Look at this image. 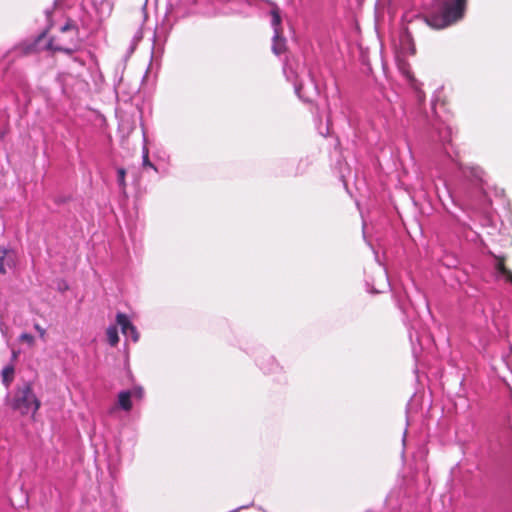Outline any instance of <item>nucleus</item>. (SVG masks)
I'll use <instances>...</instances> for the list:
<instances>
[{"label": "nucleus", "instance_id": "f257e3e1", "mask_svg": "<svg viewBox=\"0 0 512 512\" xmlns=\"http://www.w3.org/2000/svg\"><path fill=\"white\" fill-rule=\"evenodd\" d=\"M468 0H443L440 14L431 15L427 24L436 29L446 28L464 17Z\"/></svg>", "mask_w": 512, "mask_h": 512}, {"label": "nucleus", "instance_id": "f03ea898", "mask_svg": "<svg viewBox=\"0 0 512 512\" xmlns=\"http://www.w3.org/2000/svg\"><path fill=\"white\" fill-rule=\"evenodd\" d=\"M61 34L68 33L67 39L63 36L51 38L45 45V49L55 52H62L67 55L74 53L80 46L79 28L75 21L68 19L60 29Z\"/></svg>", "mask_w": 512, "mask_h": 512}, {"label": "nucleus", "instance_id": "7ed1b4c3", "mask_svg": "<svg viewBox=\"0 0 512 512\" xmlns=\"http://www.w3.org/2000/svg\"><path fill=\"white\" fill-rule=\"evenodd\" d=\"M41 407V401L33 391L31 382L18 385L11 401V408L21 415H35Z\"/></svg>", "mask_w": 512, "mask_h": 512}, {"label": "nucleus", "instance_id": "20e7f679", "mask_svg": "<svg viewBox=\"0 0 512 512\" xmlns=\"http://www.w3.org/2000/svg\"><path fill=\"white\" fill-rule=\"evenodd\" d=\"M116 322L121 327L122 333L125 336L131 337L134 342L138 341L139 334L137 332V329L128 319L126 314L118 313L116 315Z\"/></svg>", "mask_w": 512, "mask_h": 512}, {"label": "nucleus", "instance_id": "39448f33", "mask_svg": "<svg viewBox=\"0 0 512 512\" xmlns=\"http://www.w3.org/2000/svg\"><path fill=\"white\" fill-rule=\"evenodd\" d=\"M45 36H46V33L43 32L40 35H38V37L34 41L21 44L20 50H21L22 55L27 56V55H31L34 53H39L42 50H46L45 46L44 47L40 46V44L44 40Z\"/></svg>", "mask_w": 512, "mask_h": 512}, {"label": "nucleus", "instance_id": "423d86ee", "mask_svg": "<svg viewBox=\"0 0 512 512\" xmlns=\"http://www.w3.org/2000/svg\"><path fill=\"white\" fill-rule=\"evenodd\" d=\"M14 265L13 252L9 249L0 247V274H6V267Z\"/></svg>", "mask_w": 512, "mask_h": 512}, {"label": "nucleus", "instance_id": "0eeeda50", "mask_svg": "<svg viewBox=\"0 0 512 512\" xmlns=\"http://www.w3.org/2000/svg\"><path fill=\"white\" fill-rule=\"evenodd\" d=\"M467 176L471 177L472 179L479 181L481 184L484 183V176L485 172L484 170L479 166H471L468 167L465 171Z\"/></svg>", "mask_w": 512, "mask_h": 512}, {"label": "nucleus", "instance_id": "6e6552de", "mask_svg": "<svg viewBox=\"0 0 512 512\" xmlns=\"http://www.w3.org/2000/svg\"><path fill=\"white\" fill-rule=\"evenodd\" d=\"M131 398L129 391H121L118 395L119 406L125 411H130L132 409Z\"/></svg>", "mask_w": 512, "mask_h": 512}, {"label": "nucleus", "instance_id": "1a4fd4ad", "mask_svg": "<svg viewBox=\"0 0 512 512\" xmlns=\"http://www.w3.org/2000/svg\"><path fill=\"white\" fill-rule=\"evenodd\" d=\"M15 377V369L13 365H7L2 370V382L8 388Z\"/></svg>", "mask_w": 512, "mask_h": 512}, {"label": "nucleus", "instance_id": "9d476101", "mask_svg": "<svg viewBox=\"0 0 512 512\" xmlns=\"http://www.w3.org/2000/svg\"><path fill=\"white\" fill-rule=\"evenodd\" d=\"M496 269L506 277V280L512 283V271H510L505 265L504 257H497Z\"/></svg>", "mask_w": 512, "mask_h": 512}, {"label": "nucleus", "instance_id": "9b49d317", "mask_svg": "<svg viewBox=\"0 0 512 512\" xmlns=\"http://www.w3.org/2000/svg\"><path fill=\"white\" fill-rule=\"evenodd\" d=\"M107 341L111 346H116L119 342V335L116 326H110L106 330Z\"/></svg>", "mask_w": 512, "mask_h": 512}, {"label": "nucleus", "instance_id": "f8f14e48", "mask_svg": "<svg viewBox=\"0 0 512 512\" xmlns=\"http://www.w3.org/2000/svg\"><path fill=\"white\" fill-rule=\"evenodd\" d=\"M281 31L276 30L274 35L273 50L276 54H281L284 51V40L280 37Z\"/></svg>", "mask_w": 512, "mask_h": 512}, {"label": "nucleus", "instance_id": "ddd939ff", "mask_svg": "<svg viewBox=\"0 0 512 512\" xmlns=\"http://www.w3.org/2000/svg\"><path fill=\"white\" fill-rule=\"evenodd\" d=\"M271 16H272V25L275 27V31L276 30L281 31V29H280V26H281V16H280V13H279V9L277 7L272 9Z\"/></svg>", "mask_w": 512, "mask_h": 512}, {"label": "nucleus", "instance_id": "4468645a", "mask_svg": "<svg viewBox=\"0 0 512 512\" xmlns=\"http://www.w3.org/2000/svg\"><path fill=\"white\" fill-rule=\"evenodd\" d=\"M117 174H118V184L120 186V188L122 189V191H125L126 189V180H125V177H126V170L124 168H119L117 170Z\"/></svg>", "mask_w": 512, "mask_h": 512}, {"label": "nucleus", "instance_id": "2eb2a0df", "mask_svg": "<svg viewBox=\"0 0 512 512\" xmlns=\"http://www.w3.org/2000/svg\"><path fill=\"white\" fill-rule=\"evenodd\" d=\"M131 393V397L141 400L144 397V390L142 387H134L129 391Z\"/></svg>", "mask_w": 512, "mask_h": 512}, {"label": "nucleus", "instance_id": "dca6fc26", "mask_svg": "<svg viewBox=\"0 0 512 512\" xmlns=\"http://www.w3.org/2000/svg\"><path fill=\"white\" fill-rule=\"evenodd\" d=\"M143 167L144 168L151 167L156 170V167L149 160L148 150L146 148L144 149V155H143Z\"/></svg>", "mask_w": 512, "mask_h": 512}, {"label": "nucleus", "instance_id": "f3484780", "mask_svg": "<svg viewBox=\"0 0 512 512\" xmlns=\"http://www.w3.org/2000/svg\"><path fill=\"white\" fill-rule=\"evenodd\" d=\"M20 341L26 342L29 345H34V337L31 334L23 333L20 335Z\"/></svg>", "mask_w": 512, "mask_h": 512}, {"label": "nucleus", "instance_id": "a211bd4d", "mask_svg": "<svg viewBox=\"0 0 512 512\" xmlns=\"http://www.w3.org/2000/svg\"><path fill=\"white\" fill-rule=\"evenodd\" d=\"M399 68L400 70L403 72V74H405L408 78L411 77V73H410V70H409V65L405 62H402L399 64Z\"/></svg>", "mask_w": 512, "mask_h": 512}, {"label": "nucleus", "instance_id": "6ab92c4d", "mask_svg": "<svg viewBox=\"0 0 512 512\" xmlns=\"http://www.w3.org/2000/svg\"><path fill=\"white\" fill-rule=\"evenodd\" d=\"M34 328H35V330L39 333V336H40L42 339H44V338H45V335H46V330H45L42 326H40L39 324H37V323L34 325Z\"/></svg>", "mask_w": 512, "mask_h": 512}, {"label": "nucleus", "instance_id": "aec40b11", "mask_svg": "<svg viewBox=\"0 0 512 512\" xmlns=\"http://www.w3.org/2000/svg\"><path fill=\"white\" fill-rule=\"evenodd\" d=\"M18 356V353L16 351H13L12 353V357H13V360H15Z\"/></svg>", "mask_w": 512, "mask_h": 512}]
</instances>
